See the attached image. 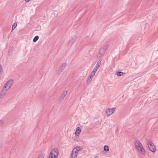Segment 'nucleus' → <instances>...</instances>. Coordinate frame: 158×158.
Masks as SVG:
<instances>
[{
  "label": "nucleus",
  "mask_w": 158,
  "mask_h": 158,
  "mask_svg": "<svg viewBox=\"0 0 158 158\" xmlns=\"http://www.w3.org/2000/svg\"><path fill=\"white\" fill-rule=\"evenodd\" d=\"M59 154V151L57 148L52 149L49 154L48 158H57Z\"/></svg>",
  "instance_id": "nucleus-1"
},
{
  "label": "nucleus",
  "mask_w": 158,
  "mask_h": 158,
  "mask_svg": "<svg viewBox=\"0 0 158 158\" xmlns=\"http://www.w3.org/2000/svg\"><path fill=\"white\" fill-rule=\"evenodd\" d=\"M147 144L150 150L153 152H154L156 151V148L153 143L150 141H148Z\"/></svg>",
  "instance_id": "nucleus-2"
},
{
  "label": "nucleus",
  "mask_w": 158,
  "mask_h": 158,
  "mask_svg": "<svg viewBox=\"0 0 158 158\" xmlns=\"http://www.w3.org/2000/svg\"><path fill=\"white\" fill-rule=\"evenodd\" d=\"M115 110V108H108L105 111L106 114L107 116H109L113 114Z\"/></svg>",
  "instance_id": "nucleus-3"
},
{
  "label": "nucleus",
  "mask_w": 158,
  "mask_h": 158,
  "mask_svg": "<svg viewBox=\"0 0 158 158\" xmlns=\"http://www.w3.org/2000/svg\"><path fill=\"white\" fill-rule=\"evenodd\" d=\"M67 63H65L62 64V66L60 67L59 69L58 73L59 74L61 73L62 71L64 69V68L66 66Z\"/></svg>",
  "instance_id": "nucleus-4"
},
{
  "label": "nucleus",
  "mask_w": 158,
  "mask_h": 158,
  "mask_svg": "<svg viewBox=\"0 0 158 158\" xmlns=\"http://www.w3.org/2000/svg\"><path fill=\"white\" fill-rule=\"evenodd\" d=\"M75 148H74L72 151L71 155V158H76L77 153L75 151Z\"/></svg>",
  "instance_id": "nucleus-5"
},
{
  "label": "nucleus",
  "mask_w": 158,
  "mask_h": 158,
  "mask_svg": "<svg viewBox=\"0 0 158 158\" xmlns=\"http://www.w3.org/2000/svg\"><path fill=\"white\" fill-rule=\"evenodd\" d=\"M135 145L137 149L142 146V145L139 140H135Z\"/></svg>",
  "instance_id": "nucleus-6"
},
{
  "label": "nucleus",
  "mask_w": 158,
  "mask_h": 158,
  "mask_svg": "<svg viewBox=\"0 0 158 158\" xmlns=\"http://www.w3.org/2000/svg\"><path fill=\"white\" fill-rule=\"evenodd\" d=\"M138 150L139 151L140 153L141 154L143 155H144L145 154V150L143 147V146L138 148Z\"/></svg>",
  "instance_id": "nucleus-7"
},
{
  "label": "nucleus",
  "mask_w": 158,
  "mask_h": 158,
  "mask_svg": "<svg viewBox=\"0 0 158 158\" xmlns=\"http://www.w3.org/2000/svg\"><path fill=\"white\" fill-rule=\"evenodd\" d=\"M6 83H8L7 84L8 85V88L6 89H8V90L11 88L12 85H13V81L12 79H10L7 81Z\"/></svg>",
  "instance_id": "nucleus-8"
},
{
  "label": "nucleus",
  "mask_w": 158,
  "mask_h": 158,
  "mask_svg": "<svg viewBox=\"0 0 158 158\" xmlns=\"http://www.w3.org/2000/svg\"><path fill=\"white\" fill-rule=\"evenodd\" d=\"M8 90V89H5V90L2 89V91L0 94V98H2L3 97L5 94L6 92Z\"/></svg>",
  "instance_id": "nucleus-9"
},
{
  "label": "nucleus",
  "mask_w": 158,
  "mask_h": 158,
  "mask_svg": "<svg viewBox=\"0 0 158 158\" xmlns=\"http://www.w3.org/2000/svg\"><path fill=\"white\" fill-rule=\"evenodd\" d=\"M76 40V37H74V38H73L70 40V41L69 42L68 45L69 46H71L72 45L73 43Z\"/></svg>",
  "instance_id": "nucleus-10"
},
{
  "label": "nucleus",
  "mask_w": 158,
  "mask_h": 158,
  "mask_svg": "<svg viewBox=\"0 0 158 158\" xmlns=\"http://www.w3.org/2000/svg\"><path fill=\"white\" fill-rule=\"evenodd\" d=\"M81 131V128L79 127H77L75 132V135L77 136L79 134H80Z\"/></svg>",
  "instance_id": "nucleus-11"
},
{
  "label": "nucleus",
  "mask_w": 158,
  "mask_h": 158,
  "mask_svg": "<svg viewBox=\"0 0 158 158\" xmlns=\"http://www.w3.org/2000/svg\"><path fill=\"white\" fill-rule=\"evenodd\" d=\"M67 91H65L63 93L62 95H61V97L60 98V100H62L65 97V95L67 94Z\"/></svg>",
  "instance_id": "nucleus-12"
},
{
  "label": "nucleus",
  "mask_w": 158,
  "mask_h": 158,
  "mask_svg": "<svg viewBox=\"0 0 158 158\" xmlns=\"http://www.w3.org/2000/svg\"><path fill=\"white\" fill-rule=\"evenodd\" d=\"M106 51V50L102 48L99 49V54L100 55L102 56Z\"/></svg>",
  "instance_id": "nucleus-13"
},
{
  "label": "nucleus",
  "mask_w": 158,
  "mask_h": 158,
  "mask_svg": "<svg viewBox=\"0 0 158 158\" xmlns=\"http://www.w3.org/2000/svg\"><path fill=\"white\" fill-rule=\"evenodd\" d=\"M125 73L121 71H117L115 73V74L117 76H121L123 75Z\"/></svg>",
  "instance_id": "nucleus-14"
},
{
  "label": "nucleus",
  "mask_w": 158,
  "mask_h": 158,
  "mask_svg": "<svg viewBox=\"0 0 158 158\" xmlns=\"http://www.w3.org/2000/svg\"><path fill=\"white\" fill-rule=\"evenodd\" d=\"M92 79V78L91 77L89 76V77L88 78V79L86 81V83L87 85H89L90 83V82L91 81Z\"/></svg>",
  "instance_id": "nucleus-15"
},
{
  "label": "nucleus",
  "mask_w": 158,
  "mask_h": 158,
  "mask_svg": "<svg viewBox=\"0 0 158 158\" xmlns=\"http://www.w3.org/2000/svg\"><path fill=\"white\" fill-rule=\"evenodd\" d=\"M74 148H75V151L77 153L79 151L81 150L82 149L81 147L78 146H77Z\"/></svg>",
  "instance_id": "nucleus-16"
},
{
  "label": "nucleus",
  "mask_w": 158,
  "mask_h": 158,
  "mask_svg": "<svg viewBox=\"0 0 158 158\" xmlns=\"http://www.w3.org/2000/svg\"><path fill=\"white\" fill-rule=\"evenodd\" d=\"M39 38V36H38L36 35L35 36L33 40V42H36L38 40Z\"/></svg>",
  "instance_id": "nucleus-17"
},
{
  "label": "nucleus",
  "mask_w": 158,
  "mask_h": 158,
  "mask_svg": "<svg viewBox=\"0 0 158 158\" xmlns=\"http://www.w3.org/2000/svg\"><path fill=\"white\" fill-rule=\"evenodd\" d=\"M104 150L106 152H108L109 150V148L108 146L105 145L104 147Z\"/></svg>",
  "instance_id": "nucleus-18"
},
{
  "label": "nucleus",
  "mask_w": 158,
  "mask_h": 158,
  "mask_svg": "<svg viewBox=\"0 0 158 158\" xmlns=\"http://www.w3.org/2000/svg\"><path fill=\"white\" fill-rule=\"evenodd\" d=\"M44 154L42 153L39 155L37 158H44Z\"/></svg>",
  "instance_id": "nucleus-19"
},
{
  "label": "nucleus",
  "mask_w": 158,
  "mask_h": 158,
  "mask_svg": "<svg viewBox=\"0 0 158 158\" xmlns=\"http://www.w3.org/2000/svg\"><path fill=\"white\" fill-rule=\"evenodd\" d=\"M7 83H7L6 82V83L5 84L4 86H3L2 89L5 90V89H6V88H7V87H8V85Z\"/></svg>",
  "instance_id": "nucleus-20"
},
{
  "label": "nucleus",
  "mask_w": 158,
  "mask_h": 158,
  "mask_svg": "<svg viewBox=\"0 0 158 158\" xmlns=\"http://www.w3.org/2000/svg\"><path fill=\"white\" fill-rule=\"evenodd\" d=\"M2 66L0 64V74H2Z\"/></svg>",
  "instance_id": "nucleus-21"
},
{
  "label": "nucleus",
  "mask_w": 158,
  "mask_h": 158,
  "mask_svg": "<svg viewBox=\"0 0 158 158\" xmlns=\"http://www.w3.org/2000/svg\"><path fill=\"white\" fill-rule=\"evenodd\" d=\"M102 48H103V49H104L106 51V50L108 48V45H106Z\"/></svg>",
  "instance_id": "nucleus-22"
},
{
  "label": "nucleus",
  "mask_w": 158,
  "mask_h": 158,
  "mask_svg": "<svg viewBox=\"0 0 158 158\" xmlns=\"http://www.w3.org/2000/svg\"><path fill=\"white\" fill-rule=\"evenodd\" d=\"M95 73H93V72H92L89 75V77H91L92 78H93V76L95 75Z\"/></svg>",
  "instance_id": "nucleus-23"
},
{
  "label": "nucleus",
  "mask_w": 158,
  "mask_h": 158,
  "mask_svg": "<svg viewBox=\"0 0 158 158\" xmlns=\"http://www.w3.org/2000/svg\"><path fill=\"white\" fill-rule=\"evenodd\" d=\"M17 25V23H15L12 25V28H15L16 27Z\"/></svg>",
  "instance_id": "nucleus-24"
},
{
  "label": "nucleus",
  "mask_w": 158,
  "mask_h": 158,
  "mask_svg": "<svg viewBox=\"0 0 158 158\" xmlns=\"http://www.w3.org/2000/svg\"><path fill=\"white\" fill-rule=\"evenodd\" d=\"M4 124V122L3 120H0V125H2Z\"/></svg>",
  "instance_id": "nucleus-25"
},
{
  "label": "nucleus",
  "mask_w": 158,
  "mask_h": 158,
  "mask_svg": "<svg viewBox=\"0 0 158 158\" xmlns=\"http://www.w3.org/2000/svg\"><path fill=\"white\" fill-rule=\"evenodd\" d=\"M101 59H100L97 62V64H98L99 65H100V64H101Z\"/></svg>",
  "instance_id": "nucleus-26"
},
{
  "label": "nucleus",
  "mask_w": 158,
  "mask_h": 158,
  "mask_svg": "<svg viewBox=\"0 0 158 158\" xmlns=\"http://www.w3.org/2000/svg\"><path fill=\"white\" fill-rule=\"evenodd\" d=\"M98 69H97V68H96L95 67L94 68V69H93V71L92 72H93V73H95L96 72L97 70Z\"/></svg>",
  "instance_id": "nucleus-27"
},
{
  "label": "nucleus",
  "mask_w": 158,
  "mask_h": 158,
  "mask_svg": "<svg viewBox=\"0 0 158 158\" xmlns=\"http://www.w3.org/2000/svg\"><path fill=\"white\" fill-rule=\"evenodd\" d=\"M100 66V65H99L97 64L96 65L95 68L98 69L99 68V67Z\"/></svg>",
  "instance_id": "nucleus-28"
},
{
  "label": "nucleus",
  "mask_w": 158,
  "mask_h": 158,
  "mask_svg": "<svg viewBox=\"0 0 158 158\" xmlns=\"http://www.w3.org/2000/svg\"><path fill=\"white\" fill-rule=\"evenodd\" d=\"M30 0H25V1L26 2H28Z\"/></svg>",
  "instance_id": "nucleus-29"
},
{
  "label": "nucleus",
  "mask_w": 158,
  "mask_h": 158,
  "mask_svg": "<svg viewBox=\"0 0 158 158\" xmlns=\"http://www.w3.org/2000/svg\"><path fill=\"white\" fill-rule=\"evenodd\" d=\"M15 29V28H13L12 27L11 32L13 31Z\"/></svg>",
  "instance_id": "nucleus-30"
},
{
  "label": "nucleus",
  "mask_w": 158,
  "mask_h": 158,
  "mask_svg": "<svg viewBox=\"0 0 158 158\" xmlns=\"http://www.w3.org/2000/svg\"><path fill=\"white\" fill-rule=\"evenodd\" d=\"M2 74H0V80L1 79V76Z\"/></svg>",
  "instance_id": "nucleus-31"
},
{
  "label": "nucleus",
  "mask_w": 158,
  "mask_h": 158,
  "mask_svg": "<svg viewBox=\"0 0 158 158\" xmlns=\"http://www.w3.org/2000/svg\"><path fill=\"white\" fill-rule=\"evenodd\" d=\"M94 158H98V156H96Z\"/></svg>",
  "instance_id": "nucleus-32"
}]
</instances>
